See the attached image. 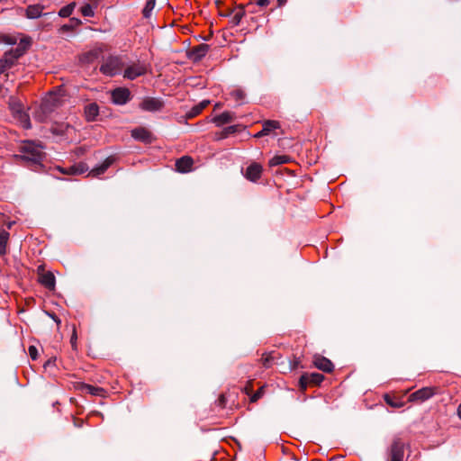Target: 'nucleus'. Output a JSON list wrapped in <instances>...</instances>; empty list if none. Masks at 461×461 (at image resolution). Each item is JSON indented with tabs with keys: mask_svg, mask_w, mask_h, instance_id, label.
Wrapping results in <instances>:
<instances>
[{
	"mask_svg": "<svg viewBox=\"0 0 461 461\" xmlns=\"http://www.w3.org/2000/svg\"><path fill=\"white\" fill-rule=\"evenodd\" d=\"M131 99V92L127 88L118 87L112 92V100L116 104H125Z\"/></svg>",
	"mask_w": 461,
	"mask_h": 461,
	"instance_id": "1a4fd4ad",
	"label": "nucleus"
},
{
	"mask_svg": "<svg viewBox=\"0 0 461 461\" xmlns=\"http://www.w3.org/2000/svg\"><path fill=\"white\" fill-rule=\"evenodd\" d=\"M193 159L188 156H184L176 160V167L180 173H187L192 170Z\"/></svg>",
	"mask_w": 461,
	"mask_h": 461,
	"instance_id": "a211bd4d",
	"label": "nucleus"
},
{
	"mask_svg": "<svg viewBox=\"0 0 461 461\" xmlns=\"http://www.w3.org/2000/svg\"><path fill=\"white\" fill-rule=\"evenodd\" d=\"M257 5L261 7H266L269 5V0H257Z\"/></svg>",
	"mask_w": 461,
	"mask_h": 461,
	"instance_id": "79ce46f5",
	"label": "nucleus"
},
{
	"mask_svg": "<svg viewBox=\"0 0 461 461\" xmlns=\"http://www.w3.org/2000/svg\"><path fill=\"white\" fill-rule=\"evenodd\" d=\"M8 240L9 232L5 230H0V256L5 255Z\"/></svg>",
	"mask_w": 461,
	"mask_h": 461,
	"instance_id": "c85d7f7f",
	"label": "nucleus"
},
{
	"mask_svg": "<svg viewBox=\"0 0 461 461\" xmlns=\"http://www.w3.org/2000/svg\"><path fill=\"white\" fill-rule=\"evenodd\" d=\"M234 120V113L230 112H224L212 119V122L218 126L229 123Z\"/></svg>",
	"mask_w": 461,
	"mask_h": 461,
	"instance_id": "4be33fe9",
	"label": "nucleus"
},
{
	"mask_svg": "<svg viewBox=\"0 0 461 461\" xmlns=\"http://www.w3.org/2000/svg\"><path fill=\"white\" fill-rule=\"evenodd\" d=\"M384 401L388 405L394 407V408H399V407L402 406V403H398V402H394L388 394L384 395Z\"/></svg>",
	"mask_w": 461,
	"mask_h": 461,
	"instance_id": "58836bf2",
	"label": "nucleus"
},
{
	"mask_svg": "<svg viewBox=\"0 0 461 461\" xmlns=\"http://www.w3.org/2000/svg\"><path fill=\"white\" fill-rule=\"evenodd\" d=\"M209 49V45L205 43L193 47L190 50L189 58L194 61H199L208 53Z\"/></svg>",
	"mask_w": 461,
	"mask_h": 461,
	"instance_id": "4468645a",
	"label": "nucleus"
},
{
	"mask_svg": "<svg viewBox=\"0 0 461 461\" xmlns=\"http://www.w3.org/2000/svg\"><path fill=\"white\" fill-rule=\"evenodd\" d=\"M309 384H310L309 380L304 373L303 375H301V377L299 379V387L302 391H305Z\"/></svg>",
	"mask_w": 461,
	"mask_h": 461,
	"instance_id": "e433bc0d",
	"label": "nucleus"
},
{
	"mask_svg": "<svg viewBox=\"0 0 461 461\" xmlns=\"http://www.w3.org/2000/svg\"><path fill=\"white\" fill-rule=\"evenodd\" d=\"M437 393V387H423L410 394L409 401L422 402L434 396Z\"/></svg>",
	"mask_w": 461,
	"mask_h": 461,
	"instance_id": "423d86ee",
	"label": "nucleus"
},
{
	"mask_svg": "<svg viewBox=\"0 0 461 461\" xmlns=\"http://www.w3.org/2000/svg\"><path fill=\"white\" fill-rule=\"evenodd\" d=\"M70 23L71 24H64L62 26V30L63 31H69L72 28L80 25L82 23V22L79 19H77V18H71L70 19Z\"/></svg>",
	"mask_w": 461,
	"mask_h": 461,
	"instance_id": "f704fd0d",
	"label": "nucleus"
},
{
	"mask_svg": "<svg viewBox=\"0 0 461 461\" xmlns=\"http://www.w3.org/2000/svg\"><path fill=\"white\" fill-rule=\"evenodd\" d=\"M113 162L114 158L113 157H108L100 166L94 167L90 171V174L93 176H99L103 175Z\"/></svg>",
	"mask_w": 461,
	"mask_h": 461,
	"instance_id": "412c9836",
	"label": "nucleus"
},
{
	"mask_svg": "<svg viewBox=\"0 0 461 461\" xmlns=\"http://www.w3.org/2000/svg\"><path fill=\"white\" fill-rule=\"evenodd\" d=\"M262 174V167L258 163H252L250 164L245 173V177L249 179V181L256 182L258 181Z\"/></svg>",
	"mask_w": 461,
	"mask_h": 461,
	"instance_id": "ddd939ff",
	"label": "nucleus"
},
{
	"mask_svg": "<svg viewBox=\"0 0 461 461\" xmlns=\"http://www.w3.org/2000/svg\"><path fill=\"white\" fill-rule=\"evenodd\" d=\"M20 154L14 156L16 160H22L23 165L33 171H40L45 157L43 146L33 140L23 141L19 148Z\"/></svg>",
	"mask_w": 461,
	"mask_h": 461,
	"instance_id": "f257e3e1",
	"label": "nucleus"
},
{
	"mask_svg": "<svg viewBox=\"0 0 461 461\" xmlns=\"http://www.w3.org/2000/svg\"><path fill=\"white\" fill-rule=\"evenodd\" d=\"M155 7V0H148L145 7L143 8L142 14L145 18H149L151 15V12Z\"/></svg>",
	"mask_w": 461,
	"mask_h": 461,
	"instance_id": "473e14b6",
	"label": "nucleus"
},
{
	"mask_svg": "<svg viewBox=\"0 0 461 461\" xmlns=\"http://www.w3.org/2000/svg\"><path fill=\"white\" fill-rule=\"evenodd\" d=\"M51 131L55 135L69 138L75 129L67 122H55L51 127Z\"/></svg>",
	"mask_w": 461,
	"mask_h": 461,
	"instance_id": "9d476101",
	"label": "nucleus"
},
{
	"mask_svg": "<svg viewBox=\"0 0 461 461\" xmlns=\"http://www.w3.org/2000/svg\"><path fill=\"white\" fill-rule=\"evenodd\" d=\"M210 104L209 100H203L198 104L194 105L187 113V118H194L200 114L202 111L207 107V105Z\"/></svg>",
	"mask_w": 461,
	"mask_h": 461,
	"instance_id": "393cba45",
	"label": "nucleus"
},
{
	"mask_svg": "<svg viewBox=\"0 0 461 461\" xmlns=\"http://www.w3.org/2000/svg\"><path fill=\"white\" fill-rule=\"evenodd\" d=\"M131 137L135 140L149 143L152 140L151 133L145 128L140 127L131 131Z\"/></svg>",
	"mask_w": 461,
	"mask_h": 461,
	"instance_id": "2eb2a0df",
	"label": "nucleus"
},
{
	"mask_svg": "<svg viewBox=\"0 0 461 461\" xmlns=\"http://www.w3.org/2000/svg\"><path fill=\"white\" fill-rule=\"evenodd\" d=\"M12 110L14 117L18 120L23 129H30L32 127L29 115L23 111V106L20 104H13Z\"/></svg>",
	"mask_w": 461,
	"mask_h": 461,
	"instance_id": "0eeeda50",
	"label": "nucleus"
},
{
	"mask_svg": "<svg viewBox=\"0 0 461 461\" xmlns=\"http://www.w3.org/2000/svg\"><path fill=\"white\" fill-rule=\"evenodd\" d=\"M287 0H278V4L279 5H283L284 4H285Z\"/></svg>",
	"mask_w": 461,
	"mask_h": 461,
	"instance_id": "a18cd8bd",
	"label": "nucleus"
},
{
	"mask_svg": "<svg viewBox=\"0 0 461 461\" xmlns=\"http://www.w3.org/2000/svg\"><path fill=\"white\" fill-rule=\"evenodd\" d=\"M140 109L147 112H158L164 107V102L155 97H146L140 104Z\"/></svg>",
	"mask_w": 461,
	"mask_h": 461,
	"instance_id": "6e6552de",
	"label": "nucleus"
},
{
	"mask_svg": "<svg viewBox=\"0 0 461 461\" xmlns=\"http://www.w3.org/2000/svg\"><path fill=\"white\" fill-rule=\"evenodd\" d=\"M39 282L50 290H52L55 287V276L51 272L40 274Z\"/></svg>",
	"mask_w": 461,
	"mask_h": 461,
	"instance_id": "aec40b11",
	"label": "nucleus"
},
{
	"mask_svg": "<svg viewBox=\"0 0 461 461\" xmlns=\"http://www.w3.org/2000/svg\"><path fill=\"white\" fill-rule=\"evenodd\" d=\"M62 104V98L59 93L50 92L44 97L39 108L34 113L35 119L44 122L52 112Z\"/></svg>",
	"mask_w": 461,
	"mask_h": 461,
	"instance_id": "f03ea898",
	"label": "nucleus"
},
{
	"mask_svg": "<svg viewBox=\"0 0 461 461\" xmlns=\"http://www.w3.org/2000/svg\"><path fill=\"white\" fill-rule=\"evenodd\" d=\"M310 384L319 385L324 379L323 375L320 373H305Z\"/></svg>",
	"mask_w": 461,
	"mask_h": 461,
	"instance_id": "c756f323",
	"label": "nucleus"
},
{
	"mask_svg": "<svg viewBox=\"0 0 461 461\" xmlns=\"http://www.w3.org/2000/svg\"><path fill=\"white\" fill-rule=\"evenodd\" d=\"M262 395L261 390L257 391L252 396H251V402L258 401Z\"/></svg>",
	"mask_w": 461,
	"mask_h": 461,
	"instance_id": "a19ab883",
	"label": "nucleus"
},
{
	"mask_svg": "<svg viewBox=\"0 0 461 461\" xmlns=\"http://www.w3.org/2000/svg\"><path fill=\"white\" fill-rule=\"evenodd\" d=\"M313 363L318 369L326 373L331 372L334 368L332 362L324 357H315Z\"/></svg>",
	"mask_w": 461,
	"mask_h": 461,
	"instance_id": "dca6fc26",
	"label": "nucleus"
},
{
	"mask_svg": "<svg viewBox=\"0 0 461 461\" xmlns=\"http://www.w3.org/2000/svg\"><path fill=\"white\" fill-rule=\"evenodd\" d=\"M86 170H87V168L86 167V166L84 164H79L77 166L69 167L67 169H62L61 171L64 174L79 175V174L85 173Z\"/></svg>",
	"mask_w": 461,
	"mask_h": 461,
	"instance_id": "cd10ccee",
	"label": "nucleus"
},
{
	"mask_svg": "<svg viewBox=\"0 0 461 461\" xmlns=\"http://www.w3.org/2000/svg\"><path fill=\"white\" fill-rule=\"evenodd\" d=\"M28 351H29V355L32 357V359H33V360L37 359L38 350H37L36 347L30 346Z\"/></svg>",
	"mask_w": 461,
	"mask_h": 461,
	"instance_id": "ea45409f",
	"label": "nucleus"
},
{
	"mask_svg": "<svg viewBox=\"0 0 461 461\" xmlns=\"http://www.w3.org/2000/svg\"><path fill=\"white\" fill-rule=\"evenodd\" d=\"M230 95L236 102L242 103L246 96V94L241 88H234L230 92Z\"/></svg>",
	"mask_w": 461,
	"mask_h": 461,
	"instance_id": "2f4dec72",
	"label": "nucleus"
},
{
	"mask_svg": "<svg viewBox=\"0 0 461 461\" xmlns=\"http://www.w3.org/2000/svg\"><path fill=\"white\" fill-rule=\"evenodd\" d=\"M262 129L264 131V133L267 135H269L272 133L275 130H277L280 128V122L278 121L274 120H267L263 122Z\"/></svg>",
	"mask_w": 461,
	"mask_h": 461,
	"instance_id": "a878e982",
	"label": "nucleus"
},
{
	"mask_svg": "<svg viewBox=\"0 0 461 461\" xmlns=\"http://www.w3.org/2000/svg\"><path fill=\"white\" fill-rule=\"evenodd\" d=\"M2 41L7 44H10V45H15L17 44V37L16 36H14V35H5L3 38H2Z\"/></svg>",
	"mask_w": 461,
	"mask_h": 461,
	"instance_id": "4c0bfd02",
	"label": "nucleus"
},
{
	"mask_svg": "<svg viewBox=\"0 0 461 461\" xmlns=\"http://www.w3.org/2000/svg\"><path fill=\"white\" fill-rule=\"evenodd\" d=\"M29 46H30V41L25 38H23L17 43V46L15 48L11 49L7 52L9 54H11L14 59L18 60V59L21 58L26 52Z\"/></svg>",
	"mask_w": 461,
	"mask_h": 461,
	"instance_id": "f8f14e48",
	"label": "nucleus"
},
{
	"mask_svg": "<svg viewBox=\"0 0 461 461\" xmlns=\"http://www.w3.org/2000/svg\"><path fill=\"white\" fill-rule=\"evenodd\" d=\"M148 72V65L144 62H136L128 66L124 69L123 77L129 80H134Z\"/></svg>",
	"mask_w": 461,
	"mask_h": 461,
	"instance_id": "20e7f679",
	"label": "nucleus"
},
{
	"mask_svg": "<svg viewBox=\"0 0 461 461\" xmlns=\"http://www.w3.org/2000/svg\"><path fill=\"white\" fill-rule=\"evenodd\" d=\"M98 113L99 108L98 105L95 103L87 104L85 108V116L88 122L95 121Z\"/></svg>",
	"mask_w": 461,
	"mask_h": 461,
	"instance_id": "5701e85b",
	"label": "nucleus"
},
{
	"mask_svg": "<svg viewBox=\"0 0 461 461\" xmlns=\"http://www.w3.org/2000/svg\"><path fill=\"white\" fill-rule=\"evenodd\" d=\"M75 7H76V3H75V2H72V3H70V4H68V5H65V6H63V7L59 10V15L60 17H63V18L69 17V16L72 14V13H73V11H74Z\"/></svg>",
	"mask_w": 461,
	"mask_h": 461,
	"instance_id": "7c9ffc66",
	"label": "nucleus"
},
{
	"mask_svg": "<svg viewBox=\"0 0 461 461\" xmlns=\"http://www.w3.org/2000/svg\"><path fill=\"white\" fill-rule=\"evenodd\" d=\"M79 389L85 393H88L95 396L104 397L106 393V391L104 388L99 386H94L87 384H80Z\"/></svg>",
	"mask_w": 461,
	"mask_h": 461,
	"instance_id": "6ab92c4d",
	"label": "nucleus"
},
{
	"mask_svg": "<svg viewBox=\"0 0 461 461\" xmlns=\"http://www.w3.org/2000/svg\"><path fill=\"white\" fill-rule=\"evenodd\" d=\"M45 6L41 4L30 5L24 9V16L27 19H37L42 15H47L48 14H44L43 10Z\"/></svg>",
	"mask_w": 461,
	"mask_h": 461,
	"instance_id": "9b49d317",
	"label": "nucleus"
},
{
	"mask_svg": "<svg viewBox=\"0 0 461 461\" xmlns=\"http://www.w3.org/2000/svg\"><path fill=\"white\" fill-rule=\"evenodd\" d=\"M387 461H404V443L400 438L393 441Z\"/></svg>",
	"mask_w": 461,
	"mask_h": 461,
	"instance_id": "39448f33",
	"label": "nucleus"
},
{
	"mask_svg": "<svg viewBox=\"0 0 461 461\" xmlns=\"http://www.w3.org/2000/svg\"><path fill=\"white\" fill-rule=\"evenodd\" d=\"M457 416L461 420V403L457 407Z\"/></svg>",
	"mask_w": 461,
	"mask_h": 461,
	"instance_id": "c03bdc74",
	"label": "nucleus"
},
{
	"mask_svg": "<svg viewBox=\"0 0 461 461\" xmlns=\"http://www.w3.org/2000/svg\"><path fill=\"white\" fill-rule=\"evenodd\" d=\"M16 61L17 60L14 59L11 54L5 52L4 57L0 59V76L5 75V77H8V74H5V71L11 68Z\"/></svg>",
	"mask_w": 461,
	"mask_h": 461,
	"instance_id": "f3484780",
	"label": "nucleus"
},
{
	"mask_svg": "<svg viewBox=\"0 0 461 461\" xmlns=\"http://www.w3.org/2000/svg\"><path fill=\"white\" fill-rule=\"evenodd\" d=\"M263 136H267V134H266V133H264L263 129H262L260 131H258V133H256V134L254 135V137H255V138H258H258H261V137H263Z\"/></svg>",
	"mask_w": 461,
	"mask_h": 461,
	"instance_id": "37998d69",
	"label": "nucleus"
},
{
	"mask_svg": "<svg viewBox=\"0 0 461 461\" xmlns=\"http://www.w3.org/2000/svg\"><path fill=\"white\" fill-rule=\"evenodd\" d=\"M241 130V125H230L224 128L217 136L216 140H223Z\"/></svg>",
	"mask_w": 461,
	"mask_h": 461,
	"instance_id": "b1692460",
	"label": "nucleus"
},
{
	"mask_svg": "<svg viewBox=\"0 0 461 461\" xmlns=\"http://www.w3.org/2000/svg\"><path fill=\"white\" fill-rule=\"evenodd\" d=\"M80 12L85 17H93L95 15L94 9L90 4H85L80 8Z\"/></svg>",
	"mask_w": 461,
	"mask_h": 461,
	"instance_id": "72a5a7b5",
	"label": "nucleus"
},
{
	"mask_svg": "<svg viewBox=\"0 0 461 461\" xmlns=\"http://www.w3.org/2000/svg\"><path fill=\"white\" fill-rule=\"evenodd\" d=\"M123 66L120 57L111 56L104 60L100 67V71L105 76L113 77L122 71Z\"/></svg>",
	"mask_w": 461,
	"mask_h": 461,
	"instance_id": "7ed1b4c3",
	"label": "nucleus"
},
{
	"mask_svg": "<svg viewBox=\"0 0 461 461\" xmlns=\"http://www.w3.org/2000/svg\"><path fill=\"white\" fill-rule=\"evenodd\" d=\"M243 15H244V12L242 10L236 11L233 14L232 18H231L233 24L238 25L240 23Z\"/></svg>",
	"mask_w": 461,
	"mask_h": 461,
	"instance_id": "c9c22d12",
	"label": "nucleus"
},
{
	"mask_svg": "<svg viewBox=\"0 0 461 461\" xmlns=\"http://www.w3.org/2000/svg\"><path fill=\"white\" fill-rule=\"evenodd\" d=\"M292 160L288 155H276L269 160L270 167H276L283 164L290 163Z\"/></svg>",
	"mask_w": 461,
	"mask_h": 461,
	"instance_id": "bb28decb",
	"label": "nucleus"
}]
</instances>
